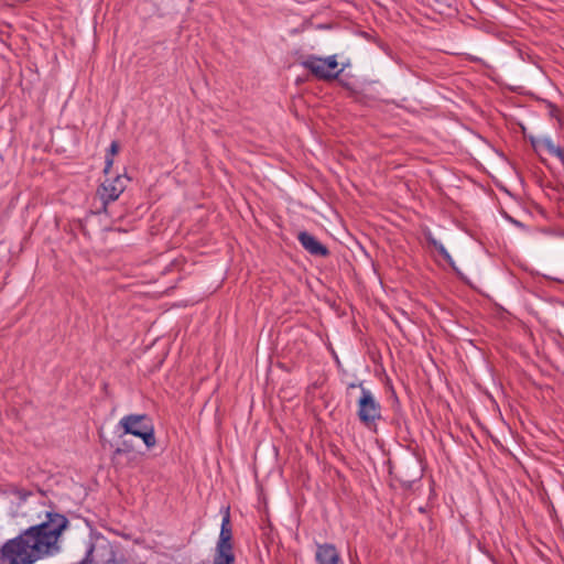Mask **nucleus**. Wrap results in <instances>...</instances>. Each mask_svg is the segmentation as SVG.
<instances>
[{"label":"nucleus","mask_w":564,"mask_h":564,"mask_svg":"<svg viewBox=\"0 0 564 564\" xmlns=\"http://www.w3.org/2000/svg\"><path fill=\"white\" fill-rule=\"evenodd\" d=\"M434 245L437 247L438 251L441 252V254L444 256V258L448 259L449 258V254L448 252L446 251V249L442 246V245H438L434 241Z\"/></svg>","instance_id":"nucleus-12"},{"label":"nucleus","mask_w":564,"mask_h":564,"mask_svg":"<svg viewBox=\"0 0 564 564\" xmlns=\"http://www.w3.org/2000/svg\"><path fill=\"white\" fill-rule=\"evenodd\" d=\"M129 180L130 178L127 175H117L116 177L107 178L101 183L97 189V194L105 206L119 198L126 189Z\"/></svg>","instance_id":"nucleus-5"},{"label":"nucleus","mask_w":564,"mask_h":564,"mask_svg":"<svg viewBox=\"0 0 564 564\" xmlns=\"http://www.w3.org/2000/svg\"><path fill=\"white\" fill-rule=\"evenodd\" d=\"M109 152H110V156L108 155L107 159H106L105 173L109 172V170L112 166V162H113L112 161V156L116 155L119 152V144H118V142H116V141L111 142Z\"/></svg>","instance_id":"nucleus-11"},{"label":"nucleus","mask_w":564,"mask_h":564,"mask_svg":"<svg viewBox=\"0 0 564 564\" xmlns=\"http://www.w3.org/2000/svg\"><path fill=\"white\" fill-rule=\"evenodd\" d=\"M299 241L310 253L314 256H326L328 250L314 236L306 231H302L297 236Z\"/></svg>","instance_id":"nucleus-7"},{"label":"nucleus","mask_w":564,"mask_h":564,"mask_svg":"<svg viewBox=\"0 0 564 564\" xmlns=\"http://www.w3.org/2000/svg\"><path fill=\"white\" fill-rule=\"evenodd\" d=\"M119 427L122 429L123 434H131L140 437L149 448L156 444L154 426L150 417L145 414L124 415L119 421Z\"/></svg>","instance_id":"nucleus-2"},{"label":"nucleus","mask_w":564,"mask_h":564,"mask_svg":"<svg viewBox=\"0 0 564 564\" xmlns=\"http://www.w3.org/2000/svg\"><path fill=\"white\" fill-rule=\"evenodd\" d=\"M534 147L539 150H545L550 154L558 158L564 164V150L553 143L550 138H543L534 143Z\"/></svg>","instance_id":"nucleus-9"},{"label":"nucleus","mask_w":564,"mask_h":564,"mask_svg":"<svg viewBox=\"0 0 564 564\" xmlns=\"http://www.w3.org/2000/svg\"><path fill=\"white\" fill-rule=\"evenodd\" d=\"M315 561L317 564H339L341 558L335 545L324 543L317 545Z\"/></svg>","instance_id":"nucleus-6"},{"label":"nucleus","mask_w":564,"mask_h":564,"mask_svg":"<svg viewBox=\"0 0 564 564\" xmlns=\"http://www.w3.org/2000/svg\"><path fill=\"white\" fill-rule=\"evenodd\" d=\"M68 520L56 512H47L46 519L32 525L0 547V564H33L61 551L59 539Z\"/></svg>","instance_id":"nucleus-1"},{"label":"nucleus","mask_w":564,"mask_h":564,"mask_svg":"<svg viewBox=\"0 0 564 564\" xmlns=\"http://www.w3.org/2000/svg\"><path fill=\"white\" fill-rule=\"evenodd\" d=\"M122 452H123V449H121L119 447L116 449V454H121Z\"/></svg>","instance_id":"nucleus-13"},{"label":"nucleus","mask_w":564,"mask_h":564,"mask_svg":"<svg viewBox=\"0 0 564 564\" xmlns=\"http://www.w3.org/2000/svg\"><path fill=\"white\" fill-rule=\"evenodd\" d=\"M231 539H232V532H231V527H230V514H229V509H227V511L223 518V521H221L219 539H218L216 546L232 547Z\"/></svg>","instance_id":"nucleus-8"},{"label":"nucleus","mask_w":564,"mask_h":564,"mask_svg":"<svg viewBox=\"0 0 564 564\" xmlns=\"http://www.w3.org/2000/svg\"><path fill=\"white\" fill-rule=\"evenodd\" d=\"M358 387L361 391V395L357 402L358 417L366 427L375 431L377 429V422L381 419L380 403L370 390L366 389L362 384Z\"/></svg>","instance_id":"nucleus-4"},{"label":"nucleus","mask_w":564,"mask_h":564,"mask_svg":"<svg viewBox=\"0 0 564 564\" xmlns=\"http://www.w3.org/2000/svg\"><path fill=\"white\" fill-rule=\"evenodd\" d=\"M302 66L310 70L318 79L330 80L338 77L344 70L339 67L336 55L327 57H319L316 55H308L301 62Z\"/></svg>","instance_id":"nucleus-3"},{"label":"nucleus","mask_w":564,"mask_h":564,"mask_svg":"<svg viewBox=\"0 0 564 564\" xmlns=\"http://www.w3.org/2000/svg\"><path fill=\"white\" fill-rule=\"evenodd\" d=\"M213 564H235V554L232 547H218Z\"/></svg>","instance_id":"nucleus-10"},{"label":"nucleus","mask_w":564,"mask_h":564,"mask_svg":"<svg viewBox=\"0 0 564 564\" xmlns=\"http://www.w3.org/2000/svg\"><path fill=\"white\" fill-rule=\"evenodd\" d=\"M356 387H357V384H355V383L349 384V388H356Z\"/></svg>","instance_id":"nucleus-14"}]
</instances>
